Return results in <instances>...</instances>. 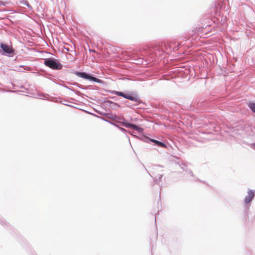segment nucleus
<instances>
[{"mask_svg":"<svg viewBox=\"0 0 255 255\" xmlns=\"http://www.w3.org/2000/svg\"><path fill=\"white\" fill-rule=\"evenodd\" d=\"M132 127H133V128L134 129H135V128L136 127V126H135V125H132Z\"/></svg>","mask_w":255,"mask_h":255,"instance_id":"8","label":"nucleus"},{"mask_svg":"<svg viewBox=\"0 0 255 255\" xmlns=\"http://www.w3.org/2000/svg\"><path fill=\"white\" fill-rule=\"evenodd\" d=\"M75 74L79 77H81V78H84L85 79L89 80L91 81H93L95 82L100 83L101 82V80H100L96 77H92V76L87 74L85 72H76L75 73Z\"/></svg>","mask_w":255,"mask_h":255,"instance_id":"2","label":"nucleus"},{"mask_svg":"<svg viewBox=\"0 0 255 255\" xmlns=\"http://www.w3.org/2000/svg\"><path fill=\"white\" fill-rule=\"evenodd\" d=\"M115 94L117 96L123 97L126 99H127L132 101H138V98L136 95L133 96L132 94H125L123 92L118 91L116 92Z\"/></svg>","mask_w":255,"mask_h":255,"instance_id":"3","label":"nucleus"},{"mask_svg":"<svg viewBox=\"0 0 255 255\" xmlns=\"http://www.w3.org/2000/svg\"><path fill=\"white\" fill-rule=\"evenodd\" d=\"M249 107L250 108L251 110L255 113V103L250 102L249 104Z\"/></svg>","mask_w":255,"mask_h":255,"instance_id":"7","label":"nucleus"},{"mask_svg":"<svg viewBox=\"0 0 255 255\" xmlns=\"http://www.w3.org/2000/svg\"><path fill=\"white\" fill-rule=\"evenodd\" d=\"M254 197V193L253 191L249 190L248 192V195L245 197V202L246 204L249 203L253 199Z\"/></svg>","mask_w":255,"mask_h":255,"instance_id":"5","label":"nucleus"},{"mask_svg":"<svg viewBox=\"0 0 255 255\" xmlns=\"http://www.w3.org/2000/svg\"><path fill=\"white\" fill-rule=\"evenodd\" d=\"M151 141L154 143H155L157 145L160 146V147H166V145L165 144H164V143L163 142H161L159 141H158V140H154V139H151Z\"/></svg>","mask_w":255,"mask_h":255,"instance_id":"6","label":"nucleus"},{"mask_svg":"<svg viewBox=\"0 0 255 255\" xmlns=\"http://www.w3.org/2000/svg\"><path fill=\"white\" fill-rule=\"evenodd\" d=\"M44 64L53 70H60L62 68V65L55 59H46L44 60Z\"/></svg>","mask_w":255,"mask_h":255,"instance_id":"1","label":"nucleus"},{"mask_svg":"<svg viewBox=\"0 0 255 255\" xmlns=\"http://www.w3.org/2000/svg\"><path fill=\"white\" fill-rule=\"evenodd\" d=\"M0 47L6 53L11 55L13 54V51L11 47L3 43H1Z\"/></svg>","mask_w":255,"mask_h":255,"instance_id":"4","label":"nucleus"}]
</instances>
